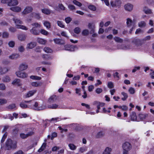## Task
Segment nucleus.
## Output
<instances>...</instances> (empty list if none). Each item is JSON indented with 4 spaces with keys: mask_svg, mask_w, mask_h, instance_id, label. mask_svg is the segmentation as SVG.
Here are the masks:
<instances>
[{
    "mask_svg": "<svg viewBox=\"0 0 154 154\" xmlns=\"http://www.w3.org/2000/svg\"><path fill=\"white\" fill-rule=\"evenodd\" d=\"M12 84L14 85H17L18 86H20L21 85L20 82V80L19 79H16L14 80L12 82Z\"/></svg>",
    "mask_w": 154,
    "mask_h": 154,
    "instance_id": "a878e982",
    "label": "nucleus"
},
{
    "mask_svg": "<svg viewBox=\"0 0 154 154\" xmlns=\"http://www.w3.org/2000/svg\"><path fill=\"white\" fill-rule=\"evenodd\" d=\"M6 145L8 149H15L17 147V143L15 141H12L11 139H8L6 142Z\"/></svg>",
    "mask_w": 154,
    "mask_h": 154,
    "instance_id": "f03ea898",
    "label": "nucleus"
},
{
    "mask_svg": "<svg viewBox=\"0 0 154 154\" xmlns=\"http://www.w3.org/2000/svg\"><path fill=\"white\" fill-rule=\"evenodd\" d=\"M15 45V42L14 41H10L8 43V45L9 47L11 48H13L14 47Z\"/></svg>",
    "mask_w": 154,
    "mask_h": 154,
    "instance_id": "49530a36",
    "label": "nucleus"
},
{
    "mask_svg": "<svg viewBox=\"0 0 154 154\" xmlns=\"http://www.w3.org/2000/svg\"><path fill=\"white\" fill-rule=\"evenodd\" d=\"M18 4V2L17 0H11V1L10 2V5L9 6H16Z\"/></svg>",
    "mask_w": 154,
    "mask_h": 154,
    "instance_id": "72a5a7b5",
    "label": "nucleus"
},
{
    "mask_svg": "<svg viewBox=\"0 0 154 154\" xmlns=\"http://www.w3.org/2000/svg\"><path fill=\"white\" fill-rule=\"evenodd\" d=\"M29 104V106L30 108L37 110H42L46 108L45 106L40 102L35 100H30Z\"/></svg>",
    "mask_w": 154,
    "mask_h": 154,
    "instance_id": "f257e3e1",
    "label": "nucleus"
},
{
    "mask_svg": "<svg viewBox=\"0 0 154 154\" xmlns=\"http://www.w3.org/2000/svg\"><path fill=\"white\" fill-rule=\"evenodd\" d=\"M9 70L8 67L2 68L0 66V75H2L6 73Z\"/></svg>",
    "mask_w": 154,
    "mask_h": 154,
    "instance_id": "f3484780",
    "label": "nucleus"
},
{
    "mask_svg": "<svg viewBox=\"0 0 154 154\" xmlns=\"http://www.w3.org/2000/svg\"><path fill=\"white\" fill-rule=\"evenodd\" d=\"M9 36V34L6 32H4L2 34V37L3 38H8Z\"/></svg>",
    "mask_w": 154,
    "mask_h": 154,
    "instance_id": "09e8293b",
    "label": "nucleus"
},
{
    "mask_svg": "<svg viewBox=\"0 0 154 154\" xmlns=\"http://www.w3.org/2000/svg\"><path fill=\"white\" fill-rule=\"evenodd\" d=\"M126 24L127 26L129 27L134 25V22L132 21V20L129 18L127 19Z\"/></svg>",
    "mask_w": 154,
    "mask_h": 154,
    "instance_id": "412c9836",
    "label": "nucleus"
},
{
    "mask_svg": "<svg viewBox=\"0 0 154 154\" xmlns=\"http://www.w3.org/2000/svg\"><path fill=\"white\" fill-rule=\"evenodd\" d=\"M58 105L56 104H54L52 105H50L48 106V107L49 108L56 109L57 108Z\"/></svg>",
    "mask_w": 154,
    "mask_h": 154,
    "instance_id": "6e6d98bb",
    "label": "nucleus"
},
{
    "mask_svg": "<svg viewBox=\"0 0 154 154\" xmlns=\"http://www.w3.org/2000/svg\"><path fill=\"white\" fill-rule=\"evenodd\" d=\"M11 1V0H1V2L2 4H7L9 6L10 5V2Z\"/></svg>",
    "mask_w": 154,
    "mask_h": 154,
    "instance_id": "8fccbe9b",
    "label": "nucleus"
},
{
    "mask_svg": "<svg viewBox=\"0 0 154 154\" xmlns=\"http://www.w3.org/2000/svg\"><path fill=\"white\" fill-rule=\"evenodd\" d=\"M107 86L109 88H112L114 87L113 83L111 82H108Z\"/></svg>",
    "mask_w": 154,
    "mask_h": 154,
    "instance_id": "5fc2aeb1",
    "label": "nucleus"
},
{
    "mask_svg": "<svg viewBox=\"0 0 154 154\" xmlns=\"http://www.w3.org/2000/svg\"><path fill=\"white\" fill-rule=\"evenodd\" d=\"M88 8L90 10L92 11H95L96 9V7L92 5H90L88 6Z\"/></svg>",
    "mask_w": 154,
    "mask_h": 154,
    "instance_id": "69168bd1",
    "label": "nucleus"
},
{
    "mask_svg": "<svg viewBox=\"0 0 154 154\" xmlns=\"http://www.w3.org/2000/svg\"><path fill=\"white\" fill-rule=\"evenodd\" d=\"M31 85L34 87H37L39 86L40 84L39 82H33L31 83Z\"/></svg>",
    "mask_w": 154,
    "mask_h": 154,
    "instance_id": "603ef678",
    "label": "nucleus"
},
{
    "mask_svg": "<svg viewBox=\"0 0 154 154\" xmlns=\"http://www.w3.org/2000/svg\"><path fill=\"white\" fill-rule=\"evenodd\" d=\"M6 89V87L5 84L3 83L0 84V90H4Z\"/></svg>",
    "mask_w": 154,
    "mask_h": 154,
    "instance_id": "774afa93",
    "label": "nucleus"
},
{
    "mask_svg": "<svg viewBox=\"0 0 154 154\" xmlns=\"http://www.w3.org/2000/svg\"><path fill=\"white\" fill-rule=\"evenodd\" d=\"M114 39L116 42H117L122 43L123 42L122 39L119 37H115L114 38Z\"/></svg>",
    "mask_w": 154,
    "mask_h": 154,
    "instance_id": "3c124183",
    "label": "nucleus"
},
{
    "mask_svg": "<svg viewBox=\"0 0 154 154\" xmlns=\"http://www.w3.org/2000/svg\"><path fill=\"white\" fill-rule=\"evenodd\" d=\"M13 20L16 24V26L17 28L20 29L24 30H27L28 28L25 26L19 25L22 23V22L19 19L15 17L13 18Z\"/></svg>",
    "mask_w": 154,
    "mask_h": 154,
    "instance_id": "7ed1b4c3",
    "label": "nucleus"
},
{
    "mask_svg": "<svg viewBox=\"0 0 154 154\" xmlns=\"http://www.w3.org/2000/svg\"><path fill=\"white\" fill-rule=\"evenodd\" d=\"M26 35L23 34H20L17 36L18 39L21 42L24 41L26 39Z\"/></svg>",
    "mask_w": 154,
    "mask_h": 154,
    "instance_id": "5701e85b",
    "label": "nucleus"
},
{
    "mask_svg": "<svg viewBox=\"0 0 154 154\" xmlns=\"http://www.w3.org/2000/svg\"><path fill=\"white\" fill-rule=\"evenodd\" d=\"M62 119H61L59 117H57L55 118H52L50 120V121L53 122H56L57 121H59L62 120Z\"/></svg>",
    "mask_w": 154,
    "mask_h": 154,
    "instance_id": "a18cd8bd",
    "label": "nucleus"
},
{
    "mask_svg": "<svg viewBox=\"0 0 154 154\" xmlns=\"http://www.w3.org/2000/svg\"><path fill=\"white\" fill-rule=\"evenodd\" d=\"M40 32L42 34L45 35H47L49 34V32L45 30L42 29L40 30Z\"/></svg>",
    "mask_w": 154,
    "mask_h": 154,
    "instance_id": "37998d69",
    "label": "nucleus"
},
{
    "mask_svg": "<svg viewBox=\"0 0 154 154\" xmlns=\"http://www.w3.org/2000/svg\"><path fill=\"white\" fill-rule=\"evenodd\" d=\"M133 43L137 46L141 45L143 42L142 39L134 38L133 41Z\"/></svg>",
    "mask_w": 154,
    "mask_h": 154,
    "instance_id": "a211bd4d",
    "label": "nucleus"
},
{
    "mask_svg": "<svg viewBox=\"0 0 154 154\" xmlns=\"http://www.w3.org/2000/svg\"><path fill=\"white\" fill-rule=\"evenodd\" d=\"M30 32L34 35H38L39 34V32L34 27H33L30 30Z\"/></svg>",
    "mask_w": 154,
    "mask_h": 154,
    "instance_id": "cd10ccee",
    "label": "nucleus"
},
{
    "mask_svg": "<svg viewBox=\"0 0 154 154\" xmlns=\"http://www.w3.org/2000/svg\"><path fill=\"white\" fill-rule=\"evenodd\" d=\"M73 3L74 4L79 7L81 6L82 5L81 3L77 1L76 0H74L73 1Z\"/></svg>",
    "mask_w": 154,
    "mask_h": 154,
    "instance_id": "bf43d9fd",
    "label": "nucleus"
},
{
    "mask_svg": "<svg viewBox=\"0 0 154 154\" xmlns=\"http://www.w3.org/2000/svg\"><path fill=\"white\" fill-rule=\"evenodd\" d=\"M128 91L129 93L131 94H134L136 92L135 89L132 87H130L128 90Z\"/></svg>",
    "mask_w": 154,
    "mask_h": 154,
    "instance_id": "4c0bfd02",
    "label": "nucleus"
},
{
    "mask_svg": "<svg viewBox=\"0 0 154 154\" xmlns=\"http://www.w3.org/2000/svg\"><path fill=\"white\" fill-rule=\"evenodd\" d=\"M133 8V5L130 3H128L125 4L124 6V8L125 10L129 12L131 11Z\"/></svg>",
    "mask_w": 154,
    "mask_h": 154,
    "instance_id": "1a4fd4ad",
    "label": "nucleus"
},
{
    "mask_svg": "<svg viewBox=\"0 0 154 154\" xmlns=\"http://www.w3.org/2000/svg\"><path fill=\"white\" fill-rule=\"evenodd\" d=\"M41 11L42 13L46 15H49L51 12V10L45 8L42 9Z\"/></svg>",
    "mask_w": 154,
    "mask_h": 154,
    "instance_id": "7c9ffc66",
    "label": "nucleus"
},
{
    "mask_svg": "<svg viewBox=\"0 0 154 154\" xmlns=\"http://www.w3.org/2000/svg\"><path fill=\"white\" fill-rule=\"evenodd\" d=\"M105 105V103H103L98 102L97 104V109L96 111V113H98L100 112L99 109L100 107L103 106Z\"/></svg>",
    "mask_w": 154,
    "mask_h": 154,
    "instance_id": "c85d7f7f",
    "label": "nucleus"
},
{
    "mask_svg": "<svg viewBox=\"0 0 154 154\" xmlns=\"http://www.w3.org/2000/svg\"><path fill=\"white\" fill-rule=\"evenodd\" d=\"M21 71H17L15 72L16 76L19 78H25L28 77V74L25 72H22Z\"/></svg>",
    "mask_w": 154,
    "mask_h": 154,
    "instance_id": "6e6552de",
    "label": "nucleus"
},
{
    "mask_svg": "<svg viewBox=\"0 0 154 154\" xmlns=\"http://www.w3.org/2000/svg\"><path fill=\"white\" fill-rule=\"evenodd\" d=\"M146 25V22L144 21H141L139 22L138 23V26L141 28L145 27Z\"/></svg>",
    "mask_w": 154,
    "mask_h": 154,
    "instance_id": "ea45409f",
    "label": "nucleus"
},
{
    "mask_svg": "<svg viewBox=\"0 0 154 154\" xmlns=\"http://www.w3.org/2000/svg\"><path fill=\"white\" fill-rule=\"evenodd\" d=\"M121 94L124 97L122 98V100L123 101L126 100L128 97V94L124 92H122L121 93Z\"/></svg>",
    "mask_w": 154,
    "mask_h": 154,
    "instance_id": "a19ab883",
    "label": "nucleus"
},
{
    "mask_svg": "<svg viewBox=\"0 0 154 154\" xmlns=\"http://www.w3.org/2000/svg\"><path fill=\"white\" fill-rule=\"evenodd\" d=\"M20 55L18 53H13L9 56V58L11 59H16L18 58Z\"/></svg>",
    "mask_w": 154,
    "mask_h": 154,
    "instance_id": "4be33fe9",
    "label": "nucleus"
},
{
    "mask_svg": "<svg viewBox=\"0 0 154 154\" xmlns=\"http://www.w3.org/2000/svg\"><path fill=\"white\" fill-rule=\"evenodd\" d=\"M131 119L133 121H137V117L136 116V113L135 112H133L131 113Z\"/></svg>",
    "mask_w": 154,
    "mask_h": 154,
    "instance_id": "c9c22d12",
    "label": "nucleus"
},
{
    "mask_svg": "<svg viewBox=\"0 0 154 154\" xmlns=\"http://www.w3.org/2000/svg\"><path fill=\"white\" fill-rule=\"evenodd\" d=\"M10 9L13 11L18 12L21 11V8L19 6H15L11 8Z\"/></svg>",
    "mask_w": 154,
    "mask_h": 154,
    "instance_id": "aec40b11",
    "label": "nucleus"
},
{
    "mask_svg": "<svg viewBox=\"0 0 154 154\" xmlns=\"http://www.w3.org/2000/svg\"><path fill=\"white\" fill-rule=\"evenodd\" d=\"M68 146L69 149L72 150H75L77 148V146L73 143H70L69 144Z\"/></svg>",
    "mask_w": 154,
    "mask_h": 154,
    "instance_id": "58836bf2",
    "label": "nucleus"
},
{
    "mask_svg": "<svg viewBox=\"0 0 154 154\" xmlns=\"http://www.w3.org/2000/svg\"><path fill=\"white\" fill-rule=\"evenodd\" d=\"M46 146V143H43L42 145L40 148L38 150V152H41L45 148Z\"/></svg>",
    "mask_w": 154,
    "mask_h": 154,
    "instance_id": "c03bdc74",
    "label": "nucleus"
},
{
    "mask_svg": "<svg viewBox=\"0 0 154 154\" xmlns=\"http://www.w3.org/2000/svg\"><path fill=\"white\" fill-rule=\"evenodd\" d=\"M43 23L44 26L47 29H49L51 28V24L49 22L46 20H44L43 21Z\"/></svg>",
    "mask_w": 154,
    "mask_h": 154,
    "instance_id": "bb28decb",
    "label": "nucleus"
},
{
    "mask_svg": "<svg viewBox=\"0 0 154 154\" xmlns=\"http://www.w3.org/2000/svg\"><path fill=\"white\" fill-rule=\"evenodd\" d=\"M7 101L6 99H0V105L6 103Z\"/></svg>",
    "mask_w": 154,
    "mask_h": 154,
    "instance_id": "0e129e2a",
    "label": "nucleus"
},
{
    "mask_svg": "<svg viewBox=\"0 0 154 154\" xmlns=\"http://www.w3.org/2000/svg\"><path fill=\"white\" fill-rule=\"evenodd\" d=\"M30 101H27L23 102L20 104V106L22 108L25 109L27 108H30L29 106Z\"/></svg>",
    "mask_w": 154,
    "mask_h": 154,
    "instance_id": "f8f14e48",
    "label": "nucleus"
},
{
    "mask_svg": "<svg viewBox=\"0 0 154 154\" xmlns=\"http://www.w3.org/2000/svg\"><path fill=\"white\" fill-rule=\"evenodd\" d=\"M43 50L45 52L47 53H52L53 52L52 49L47 47H45Z\"/></svg>",
    "mask_w": 154,
    "mask_h": 154,
    "instance_id": "e433bc0d",
    "label": "nucleus"
},
{
    "mask_svg": "<svg viewBox=\"0 0 154 154\" xmlns=\"http://www.w3.org/2000/svg\"><path fill=\"white\" fill-rule=\"evenodd\" d=\"M28 67V66L26 63H22L20 65L19 69L20 71H23L26 70Z\"/></svg>",
    "mask_w": 154,
    "mask_h": 154,
    "instance_id": "4468645a",
    "label": "nucleus"
},
{
    "mask_svg": "<svg viewBox=\"0 0 154 154\" xmlns=\"http://www.w3.org/2000/svg\"><path fill=\"white\" fill-rule=\"evenodd\" d=\"M64 49L69 51H74L77 48V47L76 46L69 45H65L64 46Z\"/></svg>",
    "mask_w": 154,
    "mask_h": 154,
    "instance_id": "9d476101",
    "label": "nucleus"
},
{
    "mask_svg": "<svg viewBox=\"0 0 154 154\" xmlns=\"http://www.w3.org/2000/svg\"><path fill=\"white\" fill-rule=\"evenodd\" d=\"M37 41L38 43L42 45H45L47 42L44 39L40 38H37Z\"/></svg>",
    "mask_w": 154,
    "mask_h": 154,
    "instance_id": "393cba45",
    "label": "nucleus"
},
{
    "mask_svg": "<svg viewBox=\"0 0 154 154\" xmlns=\"http://www.w3.org/2000/svg\"><path fill=\"white\" fill-rule=\"evenodd\" d=\"M74 31L75 33L79 34L80 32L81 29L78 27H76L74 29Z\"/></svg>",
    "mask_w": 154,
    "mask_h": 154,
    "instance_id": "13d9d810",
    "label": "nucleus"
},
{
    "mask_svg": "<svg viewBox=\"0 0 154 154\" xmlns=\"http://www.w3.org/2000/svg\"><path fill=\"white\" fill-rule=\"evenodd\" d=\"M89 34V31L88 29H84L82 32V34L83 35H88Z\"/></svg>",
    "mask_w": 154,
    "mask_h": 154,
    "instance_id": "052dcab7",
    "label": "nucleus"
},
{
    "mask_svg": "<svg viewBox=\"0 0 154 154\" xmlns=\"http://www.w3.org/2000/svg\"><path fill=\"white\" fill-rule=\"evenodd\" d=\"M30 78L32 79L36 80H40L41 79V77L35 75H32L30 77Z\"/></svg>",
    "mask_w": 154,
    "mask_h": 154,
    "instance_id": "864d4df0",
    "label": "nucleus"
},
{
    "mask_svg": "<svg viewBox=\"0 0 154 154\" xmlns=\"http://www.w3.org/2000/svg\"><path fill=\"white\" fill-rule=\"evenodd\" d=\"M36 92V90H33L30 91L26 93L24 96V97L25 98L33 96Z\"/></svg>",
    "mask_w": 154,
    "mask_h": 154,
    "instance_id": "ddd939ff",
    "label": "nucleus"
},
{
    "mask_svg": "<svg viewBox=\"0 0 154 154\" xmlns=\"http://www.w3.org/2000/svg\"><path fill=\"white\" fill-rule=\"evenodd\" d=\"M112 150V149L111 148L107 147L103 152L102 154H109Z\"/></svg>",
    "mask_w": 154,
    "mask_h": 154,
    "instance_id": "f704fd0d",
    "label": "nucleus"
},
{
    "mask_svg": "<svg viewBox=\"0 0 154 154\" xmlns=\"http://www.w3.org/2000/svg\"><path fill=\"white\" fill-rule=\"evenodd\" d=\"M110 5L113 7L119 8L121 6V2L120 0H115L110 2Z\"/></svg>",
    "mask_w": 154,
    "mask_h": 154,
    "instance_id": "0eeeda50",
    "label": "nucleus"
},
{
    "mask_svg": "<svg viewBox=\"0 0 154 154\" xmlns=\"http://www.w3.org/2000/svg\"><path fill=\"white\" fill-rule=\"evenodd\" d=\"M132 48L131 45L129 44L127 45H121L118 46L117 47V48L118 49H121L124 50H128Z\"/></svg>",
    "mask_w": 154,
    "mask_h": 154,
    "instance_id": "9b49d317",
    "label": "nucleus"
},
{
    "mask_svg": "<svg viewBox=\"0 0 154 154\" xmlns=\"http://www.w3.org/2000/svg\"><path fill=\"white\" fill-rule=\"evenodd\" d=\"M123 149V154H128L129 151L131 149V146L128 142L125 143L122 146Z\"/></svg>",
    "mask_w": 154,
    "mask_h": 154,
    "instance_id": "20e7f679",
    "label": "nucleus"
},
{
    "mask_svg": "<svg viewBox=\"0 0 154 154\" xmlns=\"http://www.w3.org/2000/svg\"><path fill=\"white\" fill-rule=\"evenodd\" d=\"M54 41L55 43L58 44L63 45L65 44L64 41L61 39L55 38L54 39Z\"/></svg>",
    "mask_w": 154,
    "mask_h": 154,
    "instance_id": "b1692460",
    "label": "nucleus"
},
{
    "mask_svg": "<svg viewBox=\"0 0 154 154\" xmlns=\"http://www.w3.org/2000/svg\"><path fill=\"white\" fill-rule=\"evenodd\" d=\"M87 150V147L85 146L80 147L79 149V152L80 153H83Z\"/></svg>",
    "mask_w": 154,
    "mask_h": 154,
    "instance_id": "c756f323",
    "label": "nucleus"
},
{
    "mask_svg": "<svg viewBox=\"0 0 154 154\" xmlns=\"http://www.w3.org/2000/svg\"><path fill=\"white\" fill-rule=\"evenodd\" d=\"M42 57L43 60H46V61L41 62H40L41 64L47 65H51V63L48 62L47 61L48 60L51 59V58L50 56L47 54H43L42 55Z\"/></svg>",
    "mask_w": 154,
    "mask_h": 154,
    "instance_id": "39448f33",
    "label": "nucleus"
},
{
    "mask_svg": "<svg viewBox=\"0 0 154 154\" xmlns=\"http://www.w3.org/2000/svg\"><path fill=\"white\" fill-rule=\"evenodd\" d=\"M143 11L144 13L146 14H152V10L146 7H144L143 8Z\"/></svg>",
    "mask_w": 154,
    "mask_h": 154,
    "instance_id": "2f4dec72",
    "label": "nucleus"
},
{
    "mask_svg": "<svg viewBox=\"0 0 154 154\" xmlns=\"http://www.w3.org/2000/svg\"><path fill=\"white\" fill-rule=\"evenodd\" d=\"M118 75V73L116 72L113 75L114 78L117 80H119V77Z\"/></svg>",
    "mask_w": 154,
    "mask_h": 154,
    "instance_id": "680f3d73",
    "label": "nucleus"
},
{
    "mask_svg": "<svg viewBox=\"0 0 154 154\" xmlns=\"http://www.w3.org/2000/svg\"><path fill=\"white\" fill-rule=\"evenodd\" d=\"M2 80L4 82H8L10 81L11 79L8 76L6 75L2 78Z\"/></svg>",
    "mask_w": 154,
    "mask_h": 154,
    "instance_id": "79ce46f5",
    "label": "nucleus"
},
{
    "mask_svg": "<svg viewBox=\"0 0 154 154\" xmlns=\"http://www.w3.org/2000/svg\"><path fill=\"white\" fill-rule=\"evenodd\" d=\"M57 100V97L56 96H51L49 99V102L51 103L55 102Z\"/></svg>",
    "mask_w": 154,
    "mask_h": 154,
    "instance_id": "473e14b6",
    "label": "nucleus"
},
{
    "mask_svg": "<svg viewBox=\"0 0 154 154\" xmlns=\"http://www.w3.org/2000/svg\"><path fill=\"white\" fill-rule=\"evenodd\" d=\"M151 38L150 35H148L145 37L143 39H142L143 42L146 41H148Z\"/></svg>",
    "mask_w": 154,
    "mask_h": 154,
    "instance_id": "338daca9",
    "label": "nucleus"
},
{
    "mask_svg": "<svg viewBox=\"0 0 154 154\" xmlns=\"http://www.w3.org/2000/svg\"><path fill=\"white\" fill-rule=\"evenodd\" d=\"M139 117L141 120H143L146 119H152L153 118V116L149 113L144 114H140L139 115Z\"/></svg>",
    "mask_w": 154,
    "mask_h": 154,
    "instance_id": "423d86ee",
    "label": "nucleus"
},
{
    "mask_svg": "<svg viewBox=\"0 0 154 154\" xmlns=\"http://www.w3.org/2000/svg\"><path fill=\"white\" fill-rule=\"evenodd\" d=\"M32 9L31 7H26L23 10L22 12L23 14H28L32 11Z\"/></svg>",
    "mask_w": 154,
    "mask_h": 154,
    "instance_id": "6ab92c4d",
    "label": "nucleus"
},
{
    "mask_svg": "<svg viewBox=\"0 0 154 154\" xmlns=\"http://www.w3.org/2000/svg\"><path fill=\"white\" fill-rule=\"evenodd\" d=\"M57 24L58 26L61 28H64V25L63 22L60 21H57Z\"/></svg>",
    "mask_w": 154,
    "mask_h": 154,
    "instance_id": "4d7b16f0",
    "label": "nucleus"
},
{
    "mask_svg": "<svg viewBox=\"0 0 154 154\" xmlns=\"http://www.w3.org/2000/svg\"><path fill=\"white\" fill-rule=\"evenodd\" d=\"M34 134V132L32 131H30L28 132L26 134H25L23 133H21L20 134V136L21 138L22 139H25L26 137L31 136V135L33 134Z\"/></svg>",
    "mask_w": 154,
    "mask_h": 154,
    "instance_id": "2eb2a0df",
    "label": "nucleus"
},
{
    "mask_svg": "<svg viewBox=\"0 0 154 154\" xmlns=\"http://www.w3.org/2000/svg\"><path fill=\"white\" fill-rule=\"evenodd\" d=\"M32 25L33 26V27L35 28H40L41 27V25L40 23H35L32 24Z\"/></svg>",
    "mask_w": 154,
    "mask_h": 154,
    "instance_id": "de8ad7c7",
    "label": "nucleus"
},
{
    "mask_svg": "<svg viewBox=\"0 0 154 154\" xmlns=\"http://www.w3.org/2000/svg\"><path fill=\"white\" fill-rule=\"evenodd\" d=\"M36 45V43L35 42H30L28 43L26 46L27 49H32L35 48Z\"/></svg>",
    "mask_w": 154,
    "mask_h": 154,
    "instance_id": "dca6fc26",
    "label": "nucleus"
},
{
    "mask_svg": "<svg viewBox=\"0 0 154 154\" xmlns=\"http://www.w3.org/2000/svg\"><path fill=\"white\" fill-rule=\"evenodd\" d=\"M18 50L20 52H23L24 51V48L23 46H20L18 48Z\"/></svg>",
    "mask_w": 154,
    "mask_h": 154,
    "instance_id": "e2e57ef3",
    "label": "nucleus"
}]
</instances>
